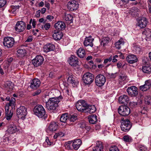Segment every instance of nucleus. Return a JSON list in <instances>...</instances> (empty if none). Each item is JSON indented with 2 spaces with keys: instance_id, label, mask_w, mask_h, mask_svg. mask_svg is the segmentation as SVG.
<instances>
[{
  "instance_id": "1",
  "label": "nucleus",
  "mask_w": 151,
  "mask_h": 151,
  "mask_svg": "<svg viewBox=\"0 0 151 151\" xmlns=\"http://www.w3.org/2000/svg\"><path fill=\"white\" fill-rule=\"evenodd\" d=\"M62 97L59 96L58 97L50 98L46 102V107L49 111H53L58 106V104L62 99Z\"/></svg>"
},
{
  "instance_id": "15",
  "label": "nucleus",
  "mask_w": 151,
  "mask_h": 151,
  "mask_svg": "<svg viewBox=\"0 0 151 151\" xmlns=\"http://www.w3.org/2000/svg\"><path fill=\"white\" fill-rule=\"evenodd\" d=\"M131 127L132 125L129 120L127 119H123V132H128Z\"/></svg>"
},
{
  "instance_id": "10",
  "label": "nucleus",
  "mask_w": 151,
  "mask_h": 151,
  "mask_svg": "<svg viewBox=\"0 0 151 151\" xmlns=\"http://www.w3.org/2000/svg\"><path fill=\"white\" fill-rule=\"evenodd\" d=\"M129 95L131 97H136L138 95L137 88L135 86L128 87L127 90Z\"/></svg>"
},
{
  "instance_id": "52",
  "label": "nucleus",
  "mask_w": 151,
  "mask_h": 151,
  "mask_svg": "<svg viewBox=\"0 0 151 151\" xmlns=\"http://www.w3.org/2000/svg\"><path fill=\"white\" fill-rule=\"evenodd\" d=\"M122 74L121 75L120 74L119 75V84L120 85V86H122Z\"/></svg>"
},
{
  "instance_id": "22",
  "label": "nucleus",
  "mask_w": 151,
  "mask_h": 151,
  "mask_svg": "<svg viewBox=\"0 0 151 151\" xmlns=\"http://www.w3.org/2000/svg\"><path fill=\"white\" fill-rule=\"evenodd\" d=\"M54 26L56 29L61 30L65 29V25L63 22H58L55 24Z\"/></svg>"
},
{
  "instance_id": "21",
  "label": "nucleus",
  "mask_w": 151,
  "mask_h": 151,
  "mask_svg": "<svg viewBox=\"0 0 151 151\" xmlns=\"http://www.w3.org/2000/svg\"><path fill=\"white\" fill-rule=\"evenodd\" d=\"M93 40V39L92 38L91 36L86 38L83 42L84 45L85 46H90L91 47H93V44L92 42Z\"/></svg>"
},
{
  "instance_id": "16",
  "label": "nucleus",
  "mask_w": 151,
  "mask_h": 151,
  "mask_svg": "<svg viewBox=\"0 0 151 151\" xmlns=\"http://www.w3.org/2000/svg\"><path fill=\"white\" fill-rule=\"evenodd\" d=\"M69 59L68 62L71 66L76 67L78 65L79 62L77 57L75 56L72 55Z\"/></svg>"
},
{
  "instance_id": "5",
  "label": "nucleus",
  "mask_w": 151,
  "mask_h": 151,
  "mask_svg": "<svg viewBox=\"0 0 151 151\" xmlns=\"http://www.w3.org/2000/svg\"><path fill=\"white\" fill-rule=\"evenodd\" d=\"M106 80L105 76L102 74H99L95 78V83L97 86L101 87L104 85Z\"/></svg>"
},
{
  "instance_id": "20",
  "label": "nucleus",
  "mask_w": 151,
  "mask_h": 151,
  "mask_svg": "<svg viewBox=\"0 0 151 151\" xmlns=\"http://www.w3.org/2000/svg\"><path fill=\"white\" fill-rule=\"evenodd\" d=\"M63 36L62 33L60 31L54 30L53 32L52 37L55 40H60L62 38Z\"/></svg>"
},
{
  "instance_id": "30",
  "label": "nucleus",
  "mask_w": 151,
  "mask_h": 151,
  "mask_svg": "<svg viewBox=\"0 0 151 151\" xmlns=\"http://www.w3.org/2000/svg\"><path fill=\"white\" fill-rule=\"evenodd\" d=\"M93 151H103L102 145L101 142H98L97 143V145L93 148Z\"/></svg>"
},
{
  "instance_id": "4",
  "label": "nucleus",
  "mask_w": 151,
  "mask_h": 151,
  "mask_svg": "<svg viewBox=\"0 0 151 151\" xmlns=\"http://www.w3.org/2000/svg\"><path fill=\"white\" fill-rule=\"evenodd\" d=\"M94 79V75L89 73H87L83 76V80L86 84H90L92 83Z\"/></svg>"
},
{
  "instance_id": "23",
  "label": "nucleus",
  "mask_w": 151,
  "mask_h": 151,
  "mask_svg": "<svg viewBox=\"0 0 151 151\" xmlns=\"http://www.w3.org/2000/svg\"><path fill=\"white\" fill-rule=\"evenodd\" d=\"M81 144V141L80 139H77L74 140L72 143V145L75 150H77L80 147Z\"/></svg>"
},
{
  "instance_id": "24",
  "label": "nucleus",
  "mask_w": 151,
  "mask_h": 151,
  "mask_svg": "<svg viewBox=\"0 0 151 151\" xmlns=\"http://www.w3.org/2000/svg\"><path fill=\"white\" fill-rule=\"evenodd\" d=\"M89 122L92 124H95L97 121V116L95 114L91 115L88 116Z\"/></svg>"
},
{
  "instance_id": "14",
  "label": "nucleus",
  "mask_w": 151,
  "mask_h": 151,
  "mask_svg": "<svg viewBox=\"0 0 151 151\" xmlns=\"http://www.w3.org/2000/svg\"><path fill=\"white\" fill-rule=\"evenodd\" d=\"M58 124L55 122H52L48 128L46 129V132L48 133H50L51 132L55 131L58 128Z\"/></svg>"
},
{
  "instance_id": "6",
  "label": "nucleus",
  "mask_w": 151,
  "mask_h": 151,
  "mask_svg": "<svg viewBox=\"0 0 151 151\" xmlns=\"http://www.w3.org/2000/svg\"><path fill=\"white\" fill-rule=\"evenodd\" d=\"M87 104L84 101H78L76 104L77 109L81 112H86L87 110Z\"/></svg>"
},
{
  "instance_id": "32",
  "label": "nucleus",
  "mask_w": 151,
  "mask_h": 151,
  "mask_svg": "<svg viewBox=\"0 0 151 151\" xmlns=\"http://www.w3.org/2000/svg\"><path fill=\"white\" fill-rule=\"evenodd\" d=\"M69 116L68 113H65L62 114L60 118V121L63 122L65 123L68 119H69Z\"/></svg>"
},
{
  "instance_id": "26",
  "label": "nucleus",
  "mask_w": 151,
  "mask_h": 151,
  "mask_svg": "<svg viewBox=\"0 0 151 151\" xmlns=\"http://www.w3.org/2000/svg\"><path fill=\"white\" fill-rule=\"evenodd\" d=\"M5 86L6 90L8 91H12L14 88L13 83L10 81H7L5 83Z\"/></svg>"
},
{
  "instance_id": "12",
  "label": "nucleus",
  "mask_w": 151,
  "mask_h": 151,
  "mask_svg": "<svg viewBox=\"0 0 151 151\" xmlns=\"http://www.w3.org/2000/svg\"><path fill=\"white\" fill-rule=\"evenodd\" d=\"M148 23V20L145 17H142L137 20V25L141 28H145Z\"/></svg>"
},
{
  "instance_id": "33",
  "label": "nucleus",
  "mask_w": 151,
  "mask_h": 151,
  "mask_svg": "<svg viewBox=\"0 0 151 151\" xmlns=\"http://www.w3.org/2000/svg\"><path fill=\"white\" fill-rule=\"evenodd\" d=\"M5 108V114L6 116V119L7 120H9L11 118L13 114L11 113V111H9V109L8 106H6Z\"/></svg>"
},
{
  "instance_id": "62",
  "label": "nucleus",
  "mask_w": 151,
  "mask_h": 151,
  "mask_svg": "<svg viewBox=\"0 0 151 151\" xmlns=\"http://www.w3.org/2000/svg\"><path fill=\"white\" fill-rule=\"evenodd\" d=\"M59 137H63L64 135V133L60 131L58 133H56Z\"/></svg>"
},
{
  "instance_id": "50",
  "label": "nucleus",
  "mask_w": 151,
  "mask_h": 151,
  "mask_svg": "<svg viewBox=\"0 0 151 151\" xmlns=\"http://www.w3.org/2000/svg\"><path fill=\"white\" fill-rule=\"evenodd\" d=\"M110 57L112 58V62L114 63L116 62L117 61V59H116V58L118 57V56L117 55H116L114 56L111 55Z\"/></svg>"
},
{
  "instance_id": "19",
  "label": "nucleus",
  "mask_w": 151,
  "mask_h": 151,
  "mask_svg": "<svg viewBox=\"0 0 151 151\" xmlns=\"http://www.w3.org/2000/svg\"><path fill=\"white\" fill-rule=\"evenodd\" d=\"M127 61L130 63L132 64L137 62L138 60L136 56L134 55L131 54L128 55L126 58Z\"/></svg>"
},
{
  "instance_id": "34",
  "label": "nucleus",
  "mask_w": 151,
  "mask_h": 151,
  "mask_svg": "<svg viewBox=\"0 0 151 151\" xmlns=\"http://www.w3.org/2000/svg\"><path fill=\"white\" fill-rule=\"evenodd\" d=\"M26 54L25 50L20 49L17 51V55L19 57H24Z\"/></svg>"
},
{
  "instance_id": "2",
  "label": "nucleus",
  "mask_w": 151,
  "mask_h": 151,
  "mask_svg": "<svg viewBox=\"0 0 151 151\" xmlns=\"http://www.w3.org/2000/svg\"><path fill=\"white\" fill-rule=\"evenodd\" d=\"M33 111L35 114L40 118H42L45 114V109L41 105L36 106L33 109Z\"/></svg>"
},
{
  "instance_id": "58",
  "label": "nucleus",
  "mask_w": 151,
  "mask_h": 151,
  "mask_svg": "<svg viewBox=\"0 0 151 151\" xmlns=\"http://www.w3.org/2000/svg\"><path fill=\"white\" fill-rule=\"evenodd\" d=\"M123 97L121 96H119L118 99V102L120 104H123Z\"/></svg>"
},
{
  "instance_id": "7",
  "label": "nucleus",
  "mask_w": 151,
  "mask_h": 151,
  "mask_svg": "<svg viewBox=\"0 0 151 151\" xmlns=\"http://www.w3.org/2000/svg\"><path fill=\"white\" fill-rule=\"evenodd\" d=\"M14 39L13 37H6L4 39L3 44L5 47L11 48L14 45Z\"/></svg>"
},
{
  "instance_id": "61",
  "label": "nucleus",
  "mask_w": 151,
  "mask_h": 151,
  "mask_svg": "<svg viewBox=\"0 0 151 151\" xmlns=\"http://www.w3.org/2000/svg\"><path fill=\"white\" fill-rule=\"evenodd\" d=\"M46 18L50 21H51L53 19V17L51 15H49L47 16Z\"/></svg>"
},
{
  "instance_id": "41",
  "label": "nucleus",
  "mask_w": 151,
  "mask_h": 151,
  "mask_svg": "<svg viewBox=\"0 0 151 151\" xmlns=\"http://www.w3.org/2000/svg\"><path fill=\"white\" fill-rule=\"evenodd\" d=\"M112 60V58L110 57L108 58L105 59L104 60V64L105 65H106V67H108L110 65V64H108L109 62H110Z\"/></svg>"
},
{
  "instance_id": "36",
  "label": "nucleus",
  "mask_w": 151,
  "mask_h": 151,
  "mask_svg": "<svg viewBox=\"0 0 151 151\" xmlns=\"http://www.w3.org/2000/svg\"><path fill=\"white\" fill-rule=\"evenodd\" d=\"M142 34L145 35L147 38H151V30L149 29H145L143 31Z\"/></svg>"
},
{
  "instance_id": "53",
  "label": "nucleus",
  "mask_w": 151,
  "mask_h": 151,
  "mask_svg": "<svg viewBox=\"0 0 151 151\" xmlns=\"http://www.w3.org/2000/svg\"><path fill=\"white\" fill-rule=\"evenodd\" d=\"M123 107V105H121L119 107L118 109V113L121 116H122V114H123V111L122 110V109H121V108Z\"/></svg>"
},
{
  "instance_id": "28",
  "label": "nucleus",
  "mask_w": 151,
  "mask_h": 151,
  "mask_svg": "<svg viewBox=\"0 0 151 151\" xmlns=\"http://www.w3.org/2000/svg\"><path fill=\"white\" fill-rule=\"evenodd\" d=\"M142 70L144 73H151V66L148 64H147L145 66L142 67Z\"/></svg>"
},
{
  "instance_id": "37",
  "label": "nucleus",
  "mask_w": 151,
  "mask_h": 151,
  "mask_svg": "<svg viewBox=\"0 0 151 151\" xmlns=\"http://www.w3.org/2000/svg\"><path fill=\"white\" fill-rule=\"evenodd\" d=\"M73 19V16L70 14L65 13L63 17V19L66 21H72Z\"/></svg>"
},
{
  "instance_id": "38",
  "label": "nucleus",
  "mask_w": 151,
  "mask_h": 151,
  "mask_svg": "<svg viewBox=\"0 0 151 151\" xmlns=\"http://www.w3.org/2000/svg\"><path fill=\"white\" fill-rule=\"evenodd\" d=\"M139 10L137 7H133L131 9V14L132 15L137 16L138 14Z\"/></svg>"
},
{
  "instance_id": "54",
  "label": "nucleus",
  "mask_w": 151,
  "mask_h": 151,
  "mask_svg": "<svg viewBox=\"0 0 151 151\" xmlns=\"http://www.w3.org/2000/svg\"><path fill=\"white\" fill-rule=\"evenodd\" d=\"M109 75L110 78H114L117 76V74L116 73H114L109 74Z\"/></svg>"
},
{
  "instance_id": "59",
  "label": "nucleus",
  "mask_w": 151,
  "mask_h": 151,
  "mask_svg": "<svg viewBox=\"0 0 151 151\" xmlns=\"http://www.w3.org/2000/svg\"><path fill=\"white\" fill-rule=\"evenodd\" d=\"M41 12V10H38L36 12L35 16L37 17H40V13Z\"/></svg>"
},
{
  "instance_id": "8",
  "label": "nucleus",
  "mask_w": 151,
  "mask_h": 151,
  "mask_svg": "<svg viewBox=\"0 0 151 151\" xmlns=\"http://www.w3.org/2000/svg\"><path fill=\"white\" fill-rule=\"evenodd\" d=\"M44 59L42 56L37 55L32 60V62L35 67H37L41 65L43 63Z\"/></svg>"
},
{
  "instance_id": "18",
  "label": "nucleus",
  "mask_w": 151,
  "mask_h": 151,
  "mask_svg": "<svg viewBox=\"0 0 151 151\" xmlns=\"http://www.w3.org/2000/svg\"><path fill=\"white\" fill-rule=\"evenodd\" d=\"M55 49V45L50 43L47 44L43 47V51L45 52L54 50Z\"/></svg>"
},
{
  "instance_id": "3",
  "label": "nucleus",
  "mask_w": 151,
  "mask_h": 151,
  "mask_svg": "<svg viewBox=\"0 0 151 151\" xmlns=\"http://www.w3.org/2000/svg\"><path fill=\"white\" fill-rule=\"evenodd\" d=\"M27 112L26 108L24 106H21L17 109V115L19 118L23 120L25 119Z\"/></svg>"
},
{
  "instance_id": "44",
  "label": "nucleus",
  "mask_w": 151,
  "mask_h": 151,
  "mask_svg": "<svg viewBox=\"0 0 151 151\" xmlns=\"http://www.w3.org/2000/svg\"><path fill=\"white\" fill-rule=\"evenodd\" d=\"M129 101L128 97L125 95H123V104H127Z\"/></svg>"
},
{
  "instance_id": "11",
  "label": "nucleus",
  "mask_w": 151,
  "mask_h": 151,
  "mask_svg": "<svg viewBox=\"0 0 151 151\" xmlns=\"http://www.w3.org/2000/svg\"><path fill=\"white\" fill-rule=\"evenodd\" d=\"M26 27V24L22 21L17 22L15 29L16 31L21 32L23 31Z\"/></svg>"
},
{
  "instance_id": "51",
  "label": "nucleus",
  "mask_w": 151,
  "mask_h": 151,
  "mask_svg": "<svg viewBox=\"0 0 151 151\" xmlns=\"http://www.w3.org/2000/svg\"><path fill=\"white\" fill-rule=\"evenodd\" d=\"M122 42L120 40H119L118 42H116L115 43V46L118 49H119L120 48L121 44L122 43Z\"/></svg>"
},
{
  "instance_id": "42",
  "label": "nucleus",
  "mask_w": 151,
  "mask_h": 151,
  "mask_svg": "<svg viewBox=\"0 0 151 151\" xmlns=\"http://www.w3.org/2000/svg\"><path fill=\"white\" fill-rule=\"evenodd\" d=\"M123 140L126 142H130L132 141V138L128 135H125L123 137Z\"/></svg>"
},
{
  "instance_id": "40",
  "label": "nucleus",
  "mask_w": 151,
  "mask_h": 151,
  "mask_svg": "<svg viewBox=\"0 0 151 151\" xmlns=\"http://www.w3.org/2000/svg\"><path fill=\"white\" fill-rule=\"evenodd\" d=\"M145 103L148 105L151 104V96H146L144 99Z\"/></svg>"
},
{
  "instance_id": "60",
  "label": "nucleus",
  "mask_w": 151,
  "mask_h": 151,
  "mask_svg": "<svg viewBox=\"0 0 151 151\" xmlns=\"http://www.w3.org/2000/svg\"><path fill=\"white\" fill-rule=\"evenodd\" d=\"M134 48L135 50V51L136 52H139L140 50V48L138 46H135L134 47Z\"/></svg>"
},
{
  "instance_id": "35",
  "label": "nucleus",
  "mask_w": 151,
  "mask_h": 151,
  "mask_svg": "<svg viewBox=\"0 0 151 151\" xmlns=\"http://www.w3.org/2000/svg\"><path fill=\"white\" fill-rule=\"evenodd\" d=\"M130 109L128 107L123 105V116L128 115L130 113Z\"/></svg>"
},
{
  "instance_id": "63",
  "label": "nucleus",
  "mask_w": 151,
  "mask_h": 151,
  "mask_svg": "<svg viewBox=\"0 0 151 151\" xmlns=\"http://www.w3.org/2000/svg\"><path fill=\"white\" fill-rule=\"evenodd\" d=\"M32 40V38L31 36L29 37L27 40L26 41V42H31Z\"/></svg>"
},
{
  "instance_id": "17",
  "label": "nucleus",
  "mask_w": 151,
  "mask_h": 151,
  "mask_svg": "<svg viewBox=\"0 0 151 151\" xmlns=\"http://www.w3.org/2000/svg\"><path fill=\"white\" fill-rule=\"evenodd\" d=\"M40 83L38 79L35 78L31 81L30 87L32 89H36L40 86Z\"/></svg>"
},
{
  "instance_id": "31",
  "label": "nucleus",
  "mask_w": 151,
  "mask_h": 151,
  "mask_svg": "<svg viewBox=\"0 0 151 151\" xmlns=\"http://www.w3.org/2000/svg\"><path fill=\"white\" fill-rule=\"evenodd\" d=\"M77 53L79 57L80 58H83L86 54L84 49L82 48L79 49Z\"/></svg>"
},
{
  "instance_id": "25",
  "label": "nucleus",
  "mask_w": 151,
  "mask_h": 151,
  "mask_svg": "<svg viewBox=\"0 0 151 151\" xmlns=\"http://www.w3.org/2000/svg\"><path fill=\"white\" fill-rule=\"evenodd\" d=\"M110 41V39L108 36H104L101 40V45L104 46Z\"/></svg>"
},
{
  "instance_id": "49",
  "label": "nucleus",
  "mask_w": 151,
  "mask_h": 151,
  "mask_svg": "<svg viewBox=\"0 0 151 151\" xmlns=\"http://www.w3.org/2000/svg\"><path fill=\"white\" fill-rule=\"evenodd\" d=\"M6 0H0V8L4 7L6 4Z\"/></svg>"
},
{
  "instance_id": "27",
  "label": "nucleus",
  "mask_w": 151,
  "mask_h": 151,
  "mask_svg": "<svg viewBox=\"0 0 151 151\" xmlns=\"http://www.w3.org/2000/svg\"><path fill=\"white\" fill-rule=\"evenodd\" d=\"M87 109L86 112H88L91 114L94 112L96 111V108L95 106L91 105H89L87 104Z\"/></svg>"
},
{
  "instance_id": "13",
  "label": "nucleus",
  "mask_w": 151,
  "mask_h": 151,
  "mask_svg": "<svg viewBox=\"0 0 151 151\" xmlns=\"http://www.w3.org/2000/svg\"><path fill=\"white\" fill-rule=\"evenodd\" d=\"M151 86V81L150 80L146 81L144 85L140 86L139 88L142 91H146L149 89Z\"/></svg>"
},
{
  "instance_id": "56",
  "label": "nucleus",
  "mask_w": 151,
  "mask_h": 151,
  "mask_svg": "<svg viewBox=\"0 0 151 151\" xmlns=\"http://www.w3.org/2000/svg\"><path fill=\"white\" fill-rule=\"evenodd\" d=\"M124 13L126 14H127L129 13L131 14V9L129 8H127L126 9H124Z\"/></svg>"
},
{
  "instance_id": "39",
  "label": "nucleus",
  "mask_w": 151,
  "mask_h": 151,
  "mask_svg": "<svg viewBox=\"0 0 151 151\" xmlns=\"http://www.w3.org/2000/svg\"><path fill=\"white\" fill-rule=\"evenodd\" d=\"M39 27L40 29L47 30L50 28V24L49 23H46L45 25H40Z\"/></svg>"
},
{
  "instance_id": "57",
  "label": "nucleus",
  "mask_w": 151,
  "mask_h": 151,
  "mask_svg": "<svg viewBox=\"0 0 151 151\" xmlns=\"http://www.w3.org/2000/svg\"><path fill=\"white\" fill-rule=\"evenodd\" d=\"M45 142L47 143V144L49 145H52V142H51L50 141L49 139L47 137H46Z\"/></svg>"
},
{
  "instance_id": "29",
  "label": "nucleus",
  "mask_w": 151,
  "mask_h": 151,
  "mask_svg": "<svg viewBox=\"0 0 151 151\" xmlns=\"http://www.w3.org/2000/svg\"><path fill=\"white\" fill-rule=\"evenodd\" d=\"M18 130L16 126L13 125H10L8 129V132L10 134H13Z\"/></svg>"
},
{
  "instance_id": "48",
  "label": "nucleus",
  "mask_w": 151,
  "mask_h": 151,
  "mask_svg": "<svg viewBox=\"0 0 151 151\" xmlns=\"http://www.w3.org/2000/svg\"><path fill=\"white\" fill-rule=\"evenodd\" d=\"M109 151H119V150L116 146H114L110 148Z\"/></svg>"
},
{
  "instance_id": "64",
  "label": "nucleus",
  "mask_w": 151,
  "mask_h": 151,
  "mask_svg": "<svg viewBox=\"0 0 151 151\" xmlns=\"http://www.w3.org/2000/svg\"><path fill=\"white\" fill-rule=\"evenodd\" d=\"M46 9L45 8H43L41 10V13L42 14H43L45 13L46 11Z\"/></svg>"
},
{
  "instance_id": "55",
  "label": "nucleus",
  "mask_w": 151,
  "mask_h": 151,
  "mask_svg": "<svg viewBox=\"0 0 151 151\" xmlns=\"http://www.w3.org/2000/svg\"><path fill=\"white\" fill-rule=\"evenodd\" d=\"M41 92V91L40 89H38L35 92L32 94L33 96H35L39 95Z\"/></svg>"
},
{
  "instance_id": "45",
  "label": "nucleus",
  "mask_w": 151,
  "mask_h": 151,
  "mask_svg": "<svg viewBox=\"0 0 151 151\" xmlns=\"http://www.w3.org/2000/svg\"><path fill=\"white\" fill-rule=\"evenodd\" d=\"M70 116L69 119L70 121L74 122L77 119V116L76 114L70 115Z\"/></svg>"
},
{
  "instance_id": "47",
  "label": "nucleus",
  "mask_w": 151,
  "mask_h": 151,
  "mask_svg": "<svg viewBox=\"0 0 151 151\" xmlns=\"http://www.w3.org/2000/svg\"><path fill=\"white\" fill-rule=\"evenodd\" d=\"M78 125L80 128L83 129L85 128L86 124L84 122H81L78 124Z\"/></svg>"
},
{
  "instance_id": "9",
  "label": "nucleus",
  "mask_w": 151,
  "mask_h": 151,
  "mask_svg": "<svg viewBox=\"0 0 151 151\" xmlns=\"http://www.w3.org/2000/svg\"><path fill=\"white\" fill-rule=\"evenodd\" d=\"M68 8L69 10L73 11L76 10L78 7V2L76 1H69L67 5Z\"/></svg>"
},
{
  "instance_id": "43",
  "label": "nucleus",
  "mask_w": 151,
  "mask_h": 151,
  "mask_svg": "<svg viewBox=\"0 0 151 151\" xmlns=\"http://www.w3.org/2000/svg\"><path fill=\"white\" fill-rule=\"evenodd\" d=\"M67 83H68L74 84L75 83L74 78L71 76L68 77L67 80Z\"/></svg>"
},
{
  "instance_id": "46",
  "label": "nucleus",
  "mask_w": 151,
  "mask_h": 151,
  "mask_svg": "<svg viewBox=\"0 0 151 151\" xmlns=\"http://www.w3.org/2000/svg\"><path fill=\"white\" fill-rule=\"evenodd\" d=\"M15 101L16 100L14 98L12 97L9 103V106H14L15 103Z\"/></svg>"
}]
</instances>
